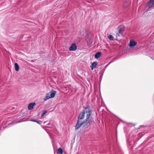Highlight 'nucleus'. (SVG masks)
Wrapping results in <instances>:
<instances>
[{"label": "nucleus", "instance_id": "obj_7", "mask_svg": "<svg viewBox=\"0 0 154 154\" xmlns=\"http://www.w3.org/2000/svg\"><path fill=\"white\" fill-rule=\"evenodd\" d=\"M36 104L35 103H31L28 106V109L29 110H31L33 109L34 106H35Z\"/></svg>", "mask_w": 154, "mask_h": 154}, {"label": "nucleus", "instance_id": "obj_10", "mask_svg": "<svg viewBox=\"0 0 154 154\" xmlns=\"http://www.w3.org/2000/svg\"><path fill=\"white\" fill-rule=\"evenodd\" d=\"M101 54L100 52H98L96 53L95 55V57L96 59H98L100 57Z\"/></svg>", "mask_w": 154, "mask_h": 154}, {"label": "nucleus", "instance_id": "obj_4", "mask_svg": "<svg viewBox=\"0 0 154 154\" xmlns=\"http://www.w3.org/2000/svg\"><path fill=\"white\" fill-rule=\"evenodd\" d=\"M147 6L149 8L154 7V0H150L147 3Z\"/></svg>", "mask_w": 154, "mask_h": 154}, {"label": "nucleus", "instance_id": "obj_1", "mask_svg": "<svg viewBox=\"0 0 154 154\" xmlns=\"http://www.w3.org/2000/svg\"><path fill=\"white\" fill-rule=\"evenodd\" d=\"M91 112L90 111H88V109L85 108L83 111L81 112L79 114L77 121V122L76 124V126L77 128H78L79 125V123H80V122H82V120L83 119L84 116L86 115V119H88L90 118L91 115Z\"/></svg>", "mask_w": 154, "mask_h": 154}, {"label": "nucleus", "instance_id": "obj_6", "mask_svg": "<svg viewBox=\"0 0 154 154\" xmlns=\"http://www.w3.org/2000/svg\"><path fill=\"white\" fill-rule=\"evenodd\" d=\"M77 49V46L74 43L72 44L69 48V50L71 51H75Z\"/></svg>", "mask_w": 154, "mask_h": 154}, {"label": "nucleus", "instance_id": "obj_8", "mask_svg": "<svg viewBox=\"0 0 154 154\" xmlns=\"http://www.w3.org/2000/svg\"><path fill=\"white\" fill-rule=\"evenodd\" d=\"M136 44V43L134 41H131L129 44L130 47H133L135 46Z\"/></svg>", "mask_w": 154, "mask_h": 154}, {"label": "nucleus", "instance_id": "obj_3", "mask_svg": "<svg viewBox=\"0 0 154 154\" xmlns=\"http://www.w3.org/2000/svg\"><path fill=\"white\" fill-rule=\"evenodd\" d=\"M56 93V92L53 90L51 91L49 94H47L46 96V98L45 99V100L54 97Z\"/></svg>", "mask_w": 154, "mask_h": 154}, {"label": "nucleus", "instance_id": "obj_11", "mask_svg": "<svg viewBox=\"0 0 154 154\" xmlns=\"http://www.w3.org/2000/svg\"><path fill=\"white\" fill-rule=\"evenodd\" d=\"M15 69V70L18 71L19 70V67L18 64L17 63H15L14 64Z\"/></svg>", "mask_w": 154, "mask_h": 154}, {"label": "nucleus", "instance_id": "obj_9", "mask_svg": "<svg viewBox=\"0 0 154 154\" xmlns=\"http://www.w3.org/2000/svg\"><path fill=\"white\" fill-rule=\"evenodd\" d=\"M97 65V63L96 62H95L93 63L91 66L92 70H93V69Z\"/></svg>", "mask_w": 154, "mask_h": 154}, {"label": "nucleus", "instance_id": "obj_14", "mask_svg": "<svg viewBox=\"0 0 154 154\" xmlns=\"http://www.w3.org/2000/svg\"><path fill=\"white\" fill-rule=\"evenodd\" d=\"M47 112L45 110L42 113L41 115V117H43V116L45 115V114L47 113Z\"/></svg>", "mask_w": 154, "mask_h": 154}, {"label": "nucleus", "instance_id": "obj_2", "mask_svg": "<svg viewBox=\"0 0 154 154\" xmlns=\"http://www.w3.org/2000/svg\"><path fill=\"white\" fill-rule=\"evenodd\" d=\"M92 122V119L91 118H90L88 119H85L83 122L82 121V122H80V123H79L80 125H79L78 128H77L76 125L75 126V128L76 130H77L79 128L81 125H83V128L85 129H86L90 125Z\"/></svg>", "mask_w": 154, "mask_h": 154}, {"label": "nucleus", "instance_id": "obj_12", "mask_svg": "<svg viewBox=\"0 0 154 154\" xmlns=\"http://www.w3.org/2000/svg\"><path fill=\"white\" fill-rule=\"evenodd\" d=\"M58 152L60 154H63V150L62 148H60L58 149Z\"/></svg>", "mask_w": 154, "mask_h": 154}, {"label": "nucleus", "instance_id": "obj_15", "mask_svg": "<svg viewBox=\"0 0 154 154\" xmlns=\"http://www.w3.org/2000/svg\"><path fill=\"white\" fill-rule=\"evenodd\" d=\"M30 121L32 122H37V123L38 124V121L35 120L34 119H32L30 120Z\"/></svg>", "mask_w": 154, "mask_h": 154}, {"label": "nucleus", "instance_id": "obj_13", "mask_svg": "<svg viewBox=\"0 0 154 154\" xmlns=\"http://www.w3.org/2000/svg\"><path fill=\"white\" fill-rule=\"evenodd\" d=\"M108 38L110 40H113L114 38L111 35H109L108 36Z\"/></svg>", "mask_w": 154, "mask_h": 154}, {"label": "nucleus", "instance_id": "obj_5", "mask_svg": "<svg viewBox=\"0 0 154 154\" xmlns=\"http://www.w3.org/2000/svg\"><path fill=\"white\" fill-rule=\"evenodd\" d=\"M119 33H117L116 34V35H118V36H119L120 35H119V34H122L123 32L124 31V27L123 26H119Z\"/></svg>", "mask_w": 154, "mask_h": 154}]
</instances>
